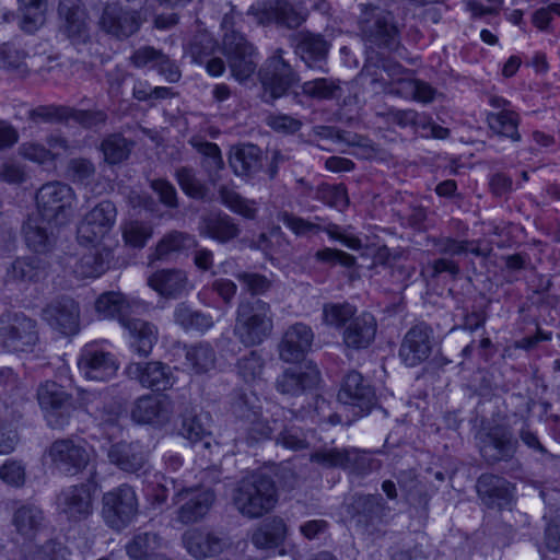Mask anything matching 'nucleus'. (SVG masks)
<instances>
[{"label":"nucleus","instance_id":"nucleus-34","mask_svg":"<svg viewBox=\"0 0 560 560\" xmlns=\"http://www.w3.org/2000/svg\"><path fill=\"white\" fill-rule=\"evenodd\" d=\"M376 331V318L373 314L363 312L345 326L342 341L347 348L353 350L366 349L374 341Z\"/></svg>","mask_w":560,"mask_h":560},{"label":"nucleus","instance_id":"nucleus-23","mask_svg":"<svg viewBox=\"0 0 560 560\" xmlns=\"http://www.w3.org/2000/svg\"><path fill=\"white\" fill-rule=\"evenodd\" d=\"M313 341V329L304 323H294L284 330L280 339L279 358L287 363H298L308 353Z\"/></svg>","mask_w":560,"mask_h":560},{"label":"nucleus","instance_id":"nucleus-39","mask_svg":"<svg viewBox=\"0 0 560 560\" xmlns=\"http://www.w3.org/2000/svg\"><path fill=\"white\" fill-rule=\"evenodd\" d=\"M199 233L221 244L236 238L241 229L233 218L225 213H210L201 217Z\"/></svg>","mask_w":560,"mask_h":560},{"label":"nucleus","instance_id":"nucleus-43","mask_svg":"<svg viewBox=\"0 0 560 560\" xmlns=\"http://www.w3.org/2000/svg\"><path fill=\"white\" fill-rule=\"evenodd\" d=\"M82 404L89 415L100 421L101 424L114 425L119 417L120 408L108 401V396L97 392H82Z\"/></svg>","mask_w":560,"mask_h":560},{"label":"nucleus","instance_id":"nucleus-8","mask_svg":"<svg viewBox=\"0 0 560 560\" xmlns=\"http://www.w3.org/2000/svg\"><path fill=\"white\" fill-rule=\"evenodd\" d=\"M138 506V498L133 488L121 485L104 493L102 516L108 527L119 532L136 518Z\"/></svg>","mask_w":560,"mask_h":560},{"label":"nucleus","instance_id":"nucleus-61","mask_svg":"<svg viewBox=\"0 0 560 560\" xmlns=\"http://www.w3.org/2000/svg\"><path fill=\"white\" fill-rule=\"evenodd\" d=\"M71 551L61 542L48 540L25 553L26 560H70Z\"/></svg>","mask_w":560,"mask_h":560},{"label":"nucleus","instance_id":"nucleus-48","mask_svg":"<svg viewBox=\"0 0 560 560\" xmlns=\"http://www.w3.org/2000/svg\"><path fill=\"white\" fill-rule=\"evenodd\" d=\"M285 535V523L282 518L275 517L253 534L252 542L259 549H275L283 542Z\"/></svg>","mask_w":560,"mask_h":560},{"label":"nucleus","instance_id":"nucleus-6","mask_svg":"<svg viewBox=\"0 0 560 560\" xmlns=\"http://www.w3.org/2000/svg\"><path fill=\"white\" fill-rule=\"evenodd\" d=\"M35 200V214L50 220L55 226L69 223L73 213L74 191L68 184L58 180L46 183L37 190Z\"/></svg>","mask_w":560,"mask_h":560},{"label":"nucleus","instance_id":"nucleus-2","mask_svg":"<svg viewBox=\"0 0 560 560\" xmlns=\"http://www.w3.org/2000/svg\"><path fill=\"white\" fill-rule=\"evenodd\" d=\"M273 331V313L268 302L261 299H244L236 308L234 335L246 347L267 340Z\"/></svg>","mask_w":560,"mask_h":560},{"label":"nucleus","instance_id":"nucleus-27","mask_svg":"<svg viewBox=\"0 0 560 560\" xmlns=\"http://www.w3.org/2000/svg\"><path fill=\"white\" fill-rule=\"evenodd\" d=\"M294 54L310 68L322 69L331 44L319 33L300 31L290 37Z\"/></svg>","mask_w":560,"mask_h":560},{"label":"nucleus","instance_id":"nucleus-11","mask_svg":"<svg viewBox=\"0 0 560 560\" xmlns=\"http://www.w3.org/2000/svg\"><path fill=\"white\" fill-rule=\"evenodd\" d=\"M223 55L232 75L240 82L247 80L256 70V49L236 31L226 32L222 43Z\"/></svg>","mask_w":560,"mask_h":560},{"label":"nucleus","instance_id":"nucleus-33","mask_svg":"<svg viewBox=\"0 0 560 560\" xmlns=\"http://www.w3.org/2000/svg\"><path fill=\"white\" fill-rule=\"evenodd\" d=\"M166 547L165 539L154 530H135L126 541L124 549L130 560H156L166 555L162 550Z\"/></svg>","mask_w":560,"mask_h":560},{"label":"nucleus","instance_id":"nucleus-64","mask_svg":"<svg viewBox=\"0 0 560 560\" xmlns=\"http://www.w3.org/2000/svg\"><path fill=\"white\" fill-rule=\"evenodd\" d=\"M235 278L253 296L264 295L272 288V280L258 272L241 271L235 275Z\"/></svg>","mask_w":560,"mask_h":560},{"label":"nucleus","instance_id":"nucleus-35","mask_svg":"<svg viewBox=\"0 0 560 560\" xmlns=\"http://www.w3.org/2000/svg\"><path fill=\"white\" fill-rule=\"evenodd\" d=\"M126 371L130 378L137 380L145 388L164 390L172 385L171 368L159 361L130 363Z\"/></svg>","mask_w":560,"mask_h":560},{"label":"nucleus","instance_id":"nucleus-63","mask_svg":"<svg viewBox=\"0 0 560 560\" xmlns=\"http://www.w3.org/2000/svg\"><path fill=\"white\" fill-rule=\"evenodd\" d=\"M152 234L151 224L142 221H130L122 229L124 241L136 248H142Z\"/></svg>","mask_w":560,"mask_h":560},{"label":"nucleus","instance_id":"nucleus-3","mask_svg":"<svg viewBox=\"0 0 560 560\" xmlns=\"http://www.w3.org/2000/svg\"><path fill=\"white\" fill-rule=\"evenodd\" d=\"M277 501L276 485L270 476L262 472H254L243 478L233 495L235 508L248 518H258L267 514Z\"/></svg>","mask_w":560,"mask_h":560},{"label":"nucleus","instance_id":"nucleus-62","mask_svg":"<svg viewBox=\"0 0 560 560\" xmlns=\"http://www.w3.org/2000/svg\"><path fill=\"white\" fill-rule=\"evenodd\" d=\"M265 368V360L260 352L253 350L242 357L236 364L238 374L245 382H252L259 378Z\"/></svg>","mask_w":560,"mask_h":560},{"label":"nucleus","instance_id":"nucleus-53","mask_svg":"<svg viewBox=\"0 0 560 560\" xmlns=\"http://www.w3.org/2000/svg\"><path fill=\"white\" fill-rule=\"evenodd\" d=\"M22 18L20 26L27 33L35 32L45 22L46 0H19Z\"/></svg>","mask_w":560,"mask_h":560},{"label":"nucleus","instance_id":"nucleus-28","mask_svg":"<svg viewBox=\"0 0 560 560\" xmlns=\"http://www.w3.org/2000/svg\"><path fill=\"white\" fill-rule=\"evenodd\" d=\"M43 319L63 335H75L80 330L79 304L71 298L56 300L43 310Z\"/></svg>","mask_w":560,"mask_h":560},{"label":"nucleus","instance_id":"nucleus-5","mask_svg":"<svg viewBox=\"0 0 560 560\" xmlns=\"http://www.w3.org/2000/svg\"><path fill=\"white\" fill-rule=\"evenodd\" d=\"M39 340L37 322L21 312L0 315V347L8 352H32Z\"/></svg>","mask_w":560,"mask_h":560},{"label":"nucleus","instance_id":"nucleus-46","mask_svg":"<svg viewBox=\"0 0 560 560\" xmlns=\"http://www.w3.org/2000/svg\"><path fill=\"white\" fill-rule=\"evenodd\" d=\"M188 142L203 156L201 165L207 172L209 180L215 183L218 180L219 171L224 166L221 150L218 144L206 141L200 136H192Z\"/></svg>","mask_w":560,"mask_h":560},{"label":"nucleus","instance_id":"nucleus-1","mask_svg":"<svg viewBox=\"0 0 560 560\" xmlns=\"http://www.w3.org/2000/svg\"><path fill=\"white\" fill-rule=\"evenodd\" d=\"M95 311L104 319H117L132 338L131 348L140 357H148L158 340V328L143 319L132 317V306L120 292H105L95 301Z\"/></svg>","mask_w":560,"mask_h":560},{"label":"nucleus","instance_id":"nucleus-10","mask_svg":"<svg viewBox=\"0 0 560 560\" xmlns=\"http://www.w3.org/2000/svg\"><path fill=\"white\" fill-rule=\"evenodd\" d=\"M360 31L365 43L394 50L399 46V33L388 13L363 5Z\"/></svg>","mask_w":560,"mask_h":560},{"label":"nucleus","instance_id":"nucleus-12","mask_svg":"<svg viewBox=\"0 0 560 560\" xmlns=\"http://www.w3.org/2000/svg\"><path fill=\"white\" fill-rule=\"evenodd\" d=\"M283 49H277L259 70L265 93H269L272 100L287 95L299 81L298 73L283 58Z\"/></svg>","mask_w":560,"mask_h":560},{"label":"nucleus","instance_id":"nucleus-41","mask_svg":"<svg viewBox=\"0 0 560 560\" xmlns=\"http://www.w3.org/2000/svg\"><path fill=\"white\" fill-rule=\"evenodd\" d=\"M197 245L198 243L194 235L173 230L158 242L154 253L150 256V261L168 260L174 256L197 247Z\"/></svg>","mask_w":560,"mask_h":560},{"label":"nucleus","instance_id":"nucleus-13","mask_svg":"<svg viewBox=\"0 0 560 560\" xmlns=\"http://www.w3.org/2000/svg\"><path fill=\"white\" fill-rule=\"evenodd\" d=\"M338 400L350 407L354 417H363L376 405V395L370 382L353 370L343 376Z\"/></svg>","mask_w":560,"mask_h":560},{"label":"nucleus","instance_id":"nucleus-22","mask_svg":"<svg viewBox=\"0 0 560 560\" xmlns=\"http://www.w3.org/2000/svg\"><path fill=\"white\" fill-rule=\"evenodd\" d=\"M116 208L110 201H102L85 214L78 226V238L85 243L100 242L113 228Z\"/></svg>","mask_w":560,"mask_h":560},{"label":"nucleus","instance_id":"nucleus-38","mask_svg":"<svg viewBox=\"0 0 560 560\" xmlns=\"http://www.w3.org/2000/svg\"><path fill=\"white\" fill-rule=\"evenodd\" d=\"M268 22H273L287 28H298L307 19V9L301 1L275 0L266 9Z\"/></svg>","mask_w":560,"mask_h":560},{"label":"nucleus","instance_id":"nucleus-59","mask_svg":"<svg viewBox=\"0 0 560 560\" xmlns=\"http://www.w3.org/2000/svg\"><path fill=\"white\" fill-rule=\"evenodd\" d=\"M314 198L339 211H343L349 205L347 189L341 184H320L316 188Z\"/></svg>","mask_w":560,"mask_h":560},{"label":"nucleus","instance_id":"nucleus-36","mask_svg":"<svg viewBox=\"0 0 560 560\" xmlns=\"http://www.w3.org/2000/svg\"><path fill=\"white\" fill-rule=\"evenodd\" d=\"M47 259L28 256L16 258L7 270V282L31 283L44 280L49 272Z\"/></svg>","mask_w":560,"mask_h":560},{"label":"nucleus","instance_id":"nucleus-7","mask_svg":"<svg viewBox=\"0 0 560 560\" xmlns=\"http://www.w3.org/2000/svg\"><path fill=\"white\" fill-rule=\"evenodd\" d=\"M37 400L47 425L54 430L65 429L75 410L72 395L52 381L40 384Z\"/></svg>","mask_w":560,"mask_h":560},{"label":"nucleus","instance_id":"nucleus-55","mask_svg":"<svg viewBox=\"0 0 560 560\" xmlns=\"http://www.w3.org/2000/svg\"><path fill=\"white\" fill-rule=\"evenodd\" d=\"M277 432V443L287 448L299 451L306 448L308 445L303 430L295 425L291 419L288 420L285 416L284 420L280 419Z\"/></svg>","mask_w":560,"mask_h":560},{"label":"nucleus","instance_id":"nucleus-20","mask_svg":"<svg viewBox=\"0 0 560 560\" xmlns=\"http://www.w3.org/2000/svg\"><path fill=\"white\" fill-rule=\"evenodd\" d=\"M177 404L165 395H143L131 409V418L138 423L162 427L168 423Z\"/></svg>","mask_w":560,"mask_h":560},{"label":"nucleus","instance_id":"nucleus-56","mask_svg":"<svg viewBox=\"0 0 560 560\" xmlns=\"http://www.w3.org/2000/svg\"><path fill=\"white\" fill-rule=\"evenodd\" d=\"M68 106L39 105L27 110V119L35 125L67 122Z\"/></svg>","mask_w":560,"mask_h":560},{"label":"nucleus","instance_id":"nucleus-19","mask_svg":"<svg viewBox=\"0 0 560 560\" xmlns=\"http://www.w3.org/2000/svg\"><path fill=\"white\" fill-rule=\"evenodd\" d=\"M518 448L512 430L504 424L491 427L481 439L480 453L488 464L511 460Z\"/></svg>","mask_w":560,"mask_h":560},{"label":"nucleus","instance_id":"nucleus-57","mask_svg":"<svg viewBox=\"0 0 560 560\" xmlns=\"http://www.w3.org/2000/svg\"><path fill=\"white\" fill-rule=\"evenodd\" d=\"M355 312V306L348 302L327 303L323 307V322L331 327H345L354 317Z\"/></svg>","mask_w":560,"mask_h":560},{"label":"nucleus","instance_id":"nucleus-30","mask_svg":"<svg viewBox=\"0 0 560 560\" xmlns=\"http://www.w3.org/2000/svg\"><path fill=\"white\" fill-rule=\"evenodd\" d=\"M58 13L65 20V31L74 46L90 42L88 15L81 0H59Z\"/></svg>","mask_w":560,"mask_h":560},{"label":"nucleus","instance_id":"nucleus-31","mask_svg":"<svg viewBox=\"0 0 560 560\" xmlns=\"http://www.w3.org/2000/svg\"><path fill=\"white\" fill-rule=\"evenodd\" d=\"M148 285L165 299H179L192 290L185 270L178 268L161 269L148 277Z\"/></svg>","mask_w":560,"mask_h":560},{"label":"nucleus","instance_id":"nucleus-15","mask_svg":"<svg viewBox=\"0 0 560 560\" xmlns=\"http://www.w3.org/2000/svg\"><path fill=\"white\" fill-rule=\"evenodd\" d=\"M78 368L86 380L106 382L116 375L119 363L115 354L101 345L89 343L81 350Z\"/></svg>","mask_w":560,"mask_h":560},{"label":"nucleus","instance_id":"nucleus-25","mask_svg":"<svg viewBox=\"0 0 560 560\" xmlns=\"http://www.w3.org/2000/svg\"><path fill=\"white\" fill-rule=\"evenodd\" d=\"M320 381V372L312 362L303 366L288 368L276 380V389L288 396H300L314 389Z\"/></svg>","mask_w":560,"mask_h":560},{"label":"nucleus","instance_id":"nucleus-32","mask_svg":"<svg viewBox=\"0 0 560 560\" xmlns=\"http://www.w3.org/2000/svg\"><path fill=\"white\" fill-rule=\"evenodd\" d=\"M186 551L197 560L215 557L226 547V541L220 535L203 528H191L182 536Z\"/></svg>","mask_w":560,"mask_h":560},{"label":"nucleus","instance_id":"nucleus-51","mask_svg":"<svg viewBox=\"0 0 560 560\" xmlns=\"http://www.w3.org/2000/svg\"><path fill=\"white\" fill-rule=\"evenodd\" d=\"M219 198L221 202L231 211L246 218L255 219L257 214V207L254 200H248L242 197L233 188L222 185L219 188Z\"/></svg>","mask_w":560,"mask_h":560},{"label":"nucleus","instance_id":"nucleus-42","mask_svg":"<svg viewBox=\"0 0 560 560\" xmlns=\"http://www.w3.org/2000/svg\"><path fill=\"white\" fill-rule=\"evenodd\" d=\"M113 253L108 248H91L74 264L73 272L78 278H97L108 268Z\"/></svg>","mask_w":560,"mask_h":560},{"label":"nucleus","instance_id":"nucleus-58","mask_svg":"<svg viewBox=\"0 0 560 560\" xmlns=\"http://www.w3.org/2000/svg\"><path fill=\"white\" fill-rule=\"evenodd\" d=\"M66 173L72 183L88 186L94 180L96 167L86 158H73L68 161Z\"/></svg>","mask_w":560,"mask_h":560},{"label":"nucleus","instance_id":"nucleus-21","mask_svg":"<svg viewBox=\"0 0 560 560\" xmlns=\"http://www.w3.org/2000/svg\"><path fill=\"white\" fill-rule=\"evenodd\" d=\"M176 410L179 411L182 418L178 434L192 444L201 443L205 448H209L212 441L210 415L208 412L198 413L185 398L177 402Z\"/></svg>","mask_w":560,"mask_h":560},{"label":"nucleus","instance_id":"nucleus-50","mask_svg":"<svg viewBox=\"0 0 560 560\" xmlns=\"http://www.w3.org/2000/svg\"><path fill=\"white\" fill-rule=\"evenodd\" d=\"M132 142L119 133H112L104 138L100 144L104 161L108 164H119L128 159Z\"/></svg>","mask_w":560,"mask_h":560},{"label":"nucleus","instance_id":"nucleus-9","mask_svg":"<svg viewBox=\"0 0 560 560\" xmlns=\"http://www.w3.org/2000/svg\"><path fill=\"white\" fill-rule=\"evenodd\" d=\"M92 450L82 439H57L46 450L51 465L59 472L75 476L83 471L91 459Z\"/></svg>","mask_w":560,"mask_h":560},{"label":"nucleus","instance_id":"nucleus-4","mask_svg":"<svg viewBox=\"0 0 560 560\" xmlns=\"http://www.w3.org/2000/svg\"><path fill=\"white\" fill-rule=\"evenodd\" d=\"M310 460L325 468H341L359 477L381 468V460L371 452L357 447H322L310 455Z\"/></svg>","mask_w":560,"mask_h":560},{"label":"nucleus","instance_id":"nucleus-44","mask_svg":"<svg viewBox=\"0 0 560 560\" xmlns=\"http://www.w3.org/2000/svg\"><path fill=\"white\" fill-rule=\"evenodd\" d=\"M230 165L237 176H253L262 166V151L250 143L236 147L230 155Z\"/></svg>","mask_w":560,"mask_h":560},{"label":"nucleus","instance_id":"nucleus-17","mask_svg":"<svg viewBox=\"0 0 560 560\" xmlns=\"http://www.w3.org/2000/svg\"><path fill=\"white\" fill-rule=\"evenodd\" d=\"M96 482L90 479L88 482L70 486L61 490L57 498L60 513L69 521H82L93 512V499L96 491Z\"/></svg>","mask_w":560,"mask_h":560},{"label":"nucleus","instance_id":"nucleus-54","mask_svg":"<svg viewBox=\"0 0 560 560\" xmlns=\"http://www.w3.org/2000/svg\"><path fill=\"white\" fill-rule=\"evenodd\" d=\"M175 178L182 190L190 198L202 200L207 197V186L197 177L190 166H180L175 171Z\"/></svg>","mask_w":560,"mask_h":560},{"label":"nucleus","instance_id":"nucleus-40","mask_svg":"<svg viewBox=\"0 0 560 560\" xmlns=\"http://www.w3.org/2000/svg\"><path fill=\"white\" fill-rule=\"evenodd\" d=\"M12 524L24 540L33 541L45 527V515L35 504H21L13 512Z\"/></svg>","mask_w":560,"mask_h":560},{"label":"nucleus","instance_id":"nucleus-52","mask_svg":"<svg viewBox=\"0 0 560 560\" xmlns=\"http://www.w3.org/2000/svg\"><path fill=\"white\" fill-rule=\"evenodd\" d=\"M301 88L304 95L318 101L334 100L341 95L339 81L331 78L305 81Z\"/></svg>","mask_w":560,"mask_h":560},{"label":"nucleus","instance_id":"nucleus-45","mask_svg":"<svg viewBox=\"0 0 560 560\" xmlns=\"http://www.w3.org/2000/svg\"><path fill=\"white\" fill-rule=\"evenodd\" d=\"M174 323L185 331L206 332L214 326L210 314L194 310L187 303H178L173 312Z\"/></svg>","mask_w":560,"mask_h":560},{"label":"nucleus","instance_id":"nucleus-47","mask_svg":"<svg viewBox=\"0 0 560 560\" xmlns=\"http://www.w3.org/2000/svg\"><path fill=\"white\" fill-rule=\"evenodd\" d=\"M487 120L490 129L497 135L506 137L515 142L521 141L522 136L518 131L521 118L516 112L503 108L498 113L488 114Z\"/></svg>","mask_w":560,"mask_h":560},{"label":"nucleus","instance_id":"nucleus-14","mask_svg":"<svg viewBox=\"0 0 560 560\" xmlns=\"http://www.w3.org/2000/svg\"><path fill=\"white\" fill-rule=\"evenodd\" d=\"M142 23L143 19L138 10L118 3H106L98 19L100 28L118 40L138 33Z\"/></svg>","mask_w":560,"mask_h":560},{"label":"nucleus","instance_id":"nucleus-18","mask_svg":"<svg viewBox=\"0 0 560 560\" xmlns=\"http://www.w3.org/2000/svg\"><path fill=\"white\" fill-rule=\"evenodd\" d=\"M433 329L425 323L413 325L404 336L399 358L406 366L415 368L427 361L433 348Z\"/></svg>","mask_w":560,"mask_h":560},{"label":"nucleus","instance_id":"nucleus-29","mask_svg":"<svg viewBox=\"0 0 560 560\" xmlns=\"http://www.w3.org/2000/svg\"><path fill=\"white\" fill-rule=\"evenodd\" d=\"M182 502L177 511V520L182 524H192L203 518L212 506L215 495L210 489H183L177 493Z\"/></svg>","mask_w":560,"mask_h":560},{"label":"nucleus","instance_id":"nucleus-49","mask_svg":"<svg viewBox=\"0 0 560 560\" xmlns=\"http://www.w3.org/2000/svg\"><path fill=\"white\" fill-rule=\"evenodd\" d=\"M186 364L196 374L207 373L214 368L215 351L207 342H199L186 350Z\"/></svg>","mask_w":560,"mask_h":560},{"label":"nucleus","instance_id":"nucleus-16","mask_svg":"<svg viewBox=\"0 0 560 560\" xmlns=\"http://www.w3.org/2000/svg\"><path fill=\"white\" fill-rule=\"evenodd\" d=\"M351 509L357 525L369 534L377 532L392 517V509L381 494H355Z\"/></svg>","mask_w":560,"mask_h":560},{"label":"nucleus","instance_id":"nucleus-26","mask_svg":"<svg viewBox=\"0 0 560 560\" xmlns=\"http://www.w3.org/2000/svg\"><path fill=\"white\" fill-rule=\"evenodd\" d=\"M60 226H55L50 220L32 213L22 226L24 242L28 249L37 254L50 253L57 242V232Z\"/></svg>","mask_w":560,"mask_h":560},{"label":"nucleus","instance_id":"nucleus-24","mask_svg":"<svg viewBox=\"0 0 560 560\" xmlns=\"http://www.w3.org/2000/svg\"><path fill=\"white\" fill-rule=\"evenodd\" d=\"M477 494L489 509L503 510L514 500L515 487L504 477L494 474H482L476 483Z\"/></svg>","mask_w":560,"mask_h":560},{"label":"nucleus","instance_id":"nucleus-37","mask_svg":"<svg viewBox=\"0 0 560 560\" xmlns=\"http://www.w3.org/2000/svg\"><path fill=\"white\" fill-rule=\"evenodd\" d=\"M108 459L119 469L127 472H139L148 462V453L138 442H119L110 445Z\"/></svg>","mask_w":560,"mask_h":560},{"label":"nucleus","instance_id":"nucleus-60","mask_svg":"<svg viewBox=\"0 0 560 560\" xmlns=\"http://www.w3.org/2000/svg\"><path fill=\"white\" fill-rule=\"evenodd\" d=\"M19 153L24 159L40 165L52 164L60 156V152H54L45 144L35 141L22 143L19 147Z\"/></svg>","mask_w":560,"mask_h":560}]
</instances>
